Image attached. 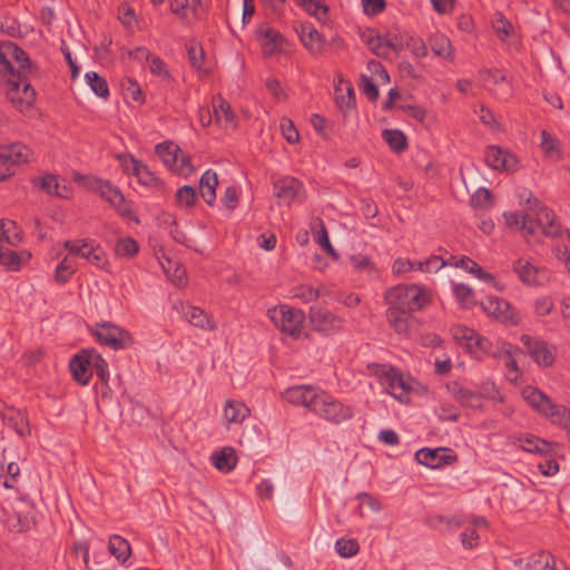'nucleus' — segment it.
<instances>
[{
  "label": "nucleus",
  "mask_w": 570,
  "mask_h": 570,
  "mask_svg": "<svg viewBox=\"0 0 570 570\" xmlns=\"http://www.w3.org/2000/svg\"><path fill=\"white\" fill-rule=\"evenodd\" d=\"M7 42L0 43V79L6 82L7 98L20 111L30 108L36 100V90L30 82L21 88V76L16 72Z\"/></svg>",
  "instance_id": "obj_1"
},
{
  "label": "nucleus",
  "mask_w": 570,
  "mask_h": 570,
  "mask_svg": "<svg viewBox=\"0 0 570 570\" xmlns=\"http://www.w3.org/2000/svg\"><path fill=\"white\" fill-rule=\"evenodd\" d=\"M528 204L529 217L523 220L525 235L534 236L538 233L548 237H556L560 234V225L556 222V215L552 210L541 204L532 194L528 191L525 198Z\"/></svg>",
  "instance_id": "obj_2"
},
{
  "label": "nucleus",
  "mask_w": 570,
  "mask_h": 570,
  "mask_svg": "<svg viewBox=\"0 0 570 570\" xmlns=\"http://www.w3.org/2000/svg\"><path fill=\"white\" fill-rule=\"evenodd\" d=\"M522 396L531 407L549 419L552 424L569 428L570 407L554 403L547 394L532 386L523 389Z\"/></svg>",
  "instance_id": "obj_3"
},
{
  "label": "nucleus",
  "mask_w": 570,
  "mask_h": 570,
  "mask_svg": "<svg viewBox=\"0 0 570 570\" xmlns=\"http://www.w3.org/2000/svg\"><path fill=\"white\" fill-rule=\"evenodd\" d=\"M386 303L405 312H416L430 302L429 295L417 285H397L385 293Z\"/></svg>",
  "instance_id": "obj_4"
},
{
  "label": "nucleus",
  "mask_w": 570,
  "mask_h": 570,
  "mask_svg": "<svg viewBox=\"0 0 570 570\" xmlns=\"http://www.w3.org/2000/svg\"><path fill=\"white\" fill-rule=\"evenodd\" d=\"M312 413L335 425L342 424L354 416V410L351 405L344 404L325 391H321L318 394Z\"/></svg>",
  "instance_id": "obj_5"
},
{
  "label": "nucleus",
  "mask_w": 570,
  "mask_h": 570,
  "mask_svg": "<svg viewBox=\"0 0 570 570\" xmlns=\"http://www.w3.org/2000/svg\"><path fill=\"white\" fill-rule=\"evenodd\" d=\"M92 334L101 345L114 351L126 350L135 344L134 336L127 330L110 322L96 324Z\"/></svg>",
  "instance_id": "obj_6"
},
{
  "label": "nucleus",
  "mask_w": 570,
  "mask_h": 570,
  "mask_svg": "<svg viewBox=\"0 0 570 570\" xmlns=\"http://www.w3.org/2000/svg\"><path fill=\"white\" fill-rule=\"evenodd\" d=\"M32 153L21 142L0 146V181L14 175L16 167L27 164Z\"/></svg>",
  "instance_id": "obj_7"
},
{
  "label": "nucleus",
  "mask_w": 570,
  "mask_h": 570,
  "mask_svg": "<svg viewBox=\"0 0 570 570\" xmlns=\"http://www.w3.org/2000/svg\"><path fill=\"white\" fill-rule=\"evenodd\" d=\"M273 323L283 332L295 338L301 335L304 322V313L298 309L281 306L268 309Z\"/></svg>",
  "instance_id": "obj_8"
},
{
  "label": "nucleus",
  "mask_w": 570,
  "mask_h": 570,
  "mask_svg": "<svg viewBox=\"0 0 570 570\" xmlns=\"http://www.w3.org/2000/svg\"><path fill=\"white\" fill-rule=\"evenodd\" d=\"M374 366L377 368L376 374L381 377V383L386 386L387 392L395 399L403 401V397L412 390L403 374L392 365L375 364Z\"/></svg>",
  "instance_id": "obj_9"
},
{
  "label": "nucleus",
  "mask_w": 570,
  "mask_h": 570,
  "mask_svg": "<svg viewBox=\"0 0 570 570\" xmlns=\"http://www.w3.org/2000/svg\"><path fill=\"white\" fill-rule=\"evenodd\" d=\"M483 312L504 325H517L519 316L511 304L500 297L489 296L480 303Z\"/></svg>",
  "instance_id": "obj_10"
},
{
  "label": "nucleus",
  "mask_w": 570,
  "mask_h": 570,
  "mask_svg": "<svg viewBox=\"0 0 570 570\" xmlns=\"http://www.w3.org/2000/svg\"><path fill=\"white\" fill-rule=\"evenodd\" d=\"M73 179L76 183L86 186L89 190L99 194V196L108 202L111 206L117 200H122V193L109 180H104L94 176L81 175L79 173H75Z\"/></svg>",
  "instance_id": "obj_11"
},
{
  "label": "nucleus",
  "mask_w": 570,
  "mask_h": 570,
  "mask_svg": "<svg viewBox=\"0 0 570 570\" xmlns=\"http://www.w3.org/2000/svg\"><path fill=\"white\" fill-rule=\"evenodd\" d=\"M308 316L313 327L325 335H333L343 330L344 320L326 308L312 306Z\"/></svg>",
  "instance_id": "obj_12"
},
{
  "label": "nucleus",
  "mask_w": 570,
  "mask_h": 570,
  "mask_svg": "<svg viewBox=\"0 0 570 570\" xmlns=\"http://www.w3.org/2000/svg\"><path fill=\"white\" fill-rule=\"evenodd\" d=\"M274 195L287 204L293 202L303 203L306 199L303 183L292 176H285L274 183Z\"/></svg>",
  "instance_id": "obj_13"
},
{
  "label": "nucleus",
  "mask_w": 570,
  "mask_h": 570,
  "mask_svg": "<svg viewBox=\"0 0 570 570\" xmlns=\"http://www.w3.org/2000/svg\"><path fill=\"white\" fill-rule=\"evenodd\" d=\"M525 353L541 367H549L554 363V353L547 342L523 334L520 338Z\"/></svg>",
  "instance_id": "obj_14"
},
{
  "label": "nucleus",
  "mask_w": 570,
  "mask_h": 570,
  "mask_svg": "<svg viewBox=\"0 0 570 570\" xmlns=\"http://www.w3.org/2000/svg\"><path fill=\"white\" fill-rule=\"evenodd\" d=\"M445 448H422L415 453L416 461L431 469H439L445 464H451L458 460L455 454H448Z\"/></svg>",
  "instance_id": "obj_15"
},
{
  "label": "nucleus",
  "mask_w": 570,
  "mask_h": 570,
  "mask_svg": "<svg viewBox=\"0 0 570 570\" xmlns=\"http://www.w3.org/2000/svg\"><path fill=\"white\" fill-rule=\"evenodd\" d=\"M484 159L491 168L497 170L514 171L518 168L517 157L498 146L487 147Z\"/></svg>",
  "instance_id": "obj_16"
},
{
  "label": "nucleus",
  "mask_w": 570,
  "mask_h": 570,
  "mask_svg": "<svg viewBox=\"0 0 570 570\" xmlns=\"http://www.w3.org/2000/svg\"><path fill=\"white\" fill-rule=\"evenodd\" d=\"M303 46L313 55L321 56L325 51V40L311 22H302L296 29Z\"/></svg>",
  "instance_id": "obj_17"
},
{
  "label": "nucleus",
  "mask_w": 570,
  "mask_h": 570,
  "mask_svg": "<svg viewBox=\"0 0 570 570\" xmlns=\"http://www.w3.org/2000/svg\"><path fill=\"white\" fill-rule=\"evenodd\" d=\"M513 269L519 278L528 285L539 286L549 281V274L546 269L539 268L523 258L514 262Z\"/></svg>",
  "instance_id": "obj_18"
},
{
  "label": "nucleus",
  "mask_w": 570,
  "mask_h": 570,
  "mask_svg": "<svg viewBox=\"0 0 570 570\" xmlns=\"http://www.w3.org/2000/svg\"><path fill=\"white\" fill-rule=\"evenodd\" d=\"M320 393L321 391L311 385H299L287 389L285 397L289 403L304 406L313 412Z\"/></svg>",
  "instance_id": "obj_19"
},
{
  "label": "nucleus",
  "mask_w": 570,
  "mask_h": 570,
  "mask_svg": "<svg viewBox=\"0 0 570 570\" xmlns=\"http://www.w3.org/2000/svg\"><path fill=\"white\" fill-rule=\"evenodd\" d=\"M88 352V348L81 350L78 354L72 356L69 362L72 379L82 386L88 385L92 376Z\"/></svg>",
  "instance_id": "obj_20"
},
{
  "label": "nucleus",
  "mask_w": 570,
  "mask_h": 570,
  "mask_svg": "<svg viewBox=\"0 0 570 570\" xmlns=\"http://www.w3.org/2000/svg\"><path fill=\"white\" fill-rule=\"evenodd\" d=\"M362 41L367 46V48L373 52V55L387 58L391 51H397L396 46L386 40L375 30H366L361 33Z\"/></svg>",
  "instance_id": "obj_21"
},
{
  "label": "nucleus",
  "mask_w": 570,
  "mask_h": 570,
  "mask_svg": "<svg viewBox=\"0 0 570 570\" xmlns=\"http://www.w3.org/2000/svg\"><path fill=\"white\" fill-rule=\"evenodd\" d=\"M448 390L451 395L461 405L471 409H481L483 405V395L480 392L469 390L458 382L448 384Z\"/></svg>",
  "instance_id": "obj_22"
},
{
  "label": "nucleus",
  "mask_w": 570,
  "mask_h": 570,
  "mask_svg": "<svg viewBox=\"0 0 570 570\" xmlns=\"http://www.w3.org/2000/svg\"><path fill=\"white\" fill-rule=\"evenodd\" d=\"M7 48H9L10 50L9 52L11 53V59H13L18 63L16 72H18L19 76H21L20 89H22L24 87V82H30L28 77L32 73L35 66L30 60L29 56L27 55V52L18 45L11 41H7Z\"/></svg>",
  "instance_id": "obj_23"
},
{
  "label": "nucleus",
  "mask_w": 570,
  "mask_h": 570,
  "mask_svg": "<svg viewBox=\"0 0 570 570\" xmlns=\"http://www.w3.org/2000/svg\"><path fill=\"white\" fill-rule=\"evenodd\" d=\"M257 39L261 42L262 50L265 56H272L276 53L283 46L285 39L274 28H259L256 31Z\"/></svg>",
  "instance_id": "obj_24"
},
{
  "label": "nucleus",
  "mask_w": 570,
  "mask_h": 570,
  "mask_svg": "<svg viewBox=\"0 0 570 570\" xmlns=\"http://www.w3.org/2000/svg\"><path fill=\"white\" fill-rule=\"evenodd\" d=\"M2 421L21 438L30 434L27 415L16 407H7L2 412Z\"/></svg>",
  "instance_id": "obj_25"
},
{
  "label": "nucleus",
  "mask_w": 570,
  "mask_h": 570,
  "mask_svg": "<svg viewBox=\"0 0 570 570\" xmlns=\"http://www.w3.org/2000/svg\"><path fill=\"white\" fill-rule=\"evenodd\" d=\"M183 315L186 318V321L193 326H196L205 331H213L216 328V324L209 317V315L204 309L197 306H183Z\"/></svg>",
  "instance_id": "obj_26"
},
{
  "label": "nucleus",
  "mask_w": 570,
  "mask_h": 570,
  "mask_svg": "<svg viewBox=\"0 0 570 570\" xmlns=\"http://www.w3.org/2000/svg\"><path fill=\"white\" fill-rule=\"evenodd\" d=\"M522 450L541 456H552L556 453L554 444L532 434L520 438Z\"/></svg>",
  "instance_id": "obj_27"
},
{
  "label": "nucleus",
  "mask_w": 570,
  "mask_h": 570,
  "mask_svg": "<svg viewBox=\"0 0 570 570\" xmlns=\"http://www.w3.org/2000/svg\"><path fill=\"white\" fill-rule=\"evenodd\" d=\"M130 163L131 173L137 177L141 185L149 187H160L163 185L161 180L149 169L147 165L132 156L130 157Z\"/></svg>",
  "instance_id": "obj_28"
},
{
  "label": "nucleus",
  "mask_w": 570,
  "mask_h": 570,
  "mask_svg": "<svg viewBox=\"0 0 570 570\" xmlns=\"http://www.w3.org/2000/svg\"><path fill=\"white\" fill-rule=\"evenodd\" d=\"M213 465L220 472H230L237 464V455L232 446H225L212 454Z\"/></svg>",
  "instance_id": "obj_29"
},
{
  "label": "nucleus",
  "mask_w": 570,
  "mask_h": 570,
  "mask_svg": "<svg viewBox=\"0 0 570 570\" xmlns=\"http://www.w3.org/2000/svg\"><path fill=\"white\" fill-rule=\"evenodd\" d=\"M217 185V174L214 170L208 169L202 175L199 180L200 196L210 206L215 203L216 199Z\"/></svg>",
  "instance_id": "obj_30"
},
{
  "label": "nucleus",
  "mask_w": 570,
  "mask_h": 570,
  "mask_svg": "<svg viewBox=\"0 0 570 570\" xmlns=\"http://www.w3.org/2000/svg\"><path fill=\"white\" fill-rule=\"evenodd\" d=\"M155 153L164 165L173 171L175 165H177L178 154L181 153V149L173 141H164L156 145Z\"/></svg>",
  "instance_id": "obj_31"
},
{
  "label": "nucleus",
  "mask_w": 570,
  "mask_h": 570,
  "mask_svg": "<svg viewBox=\"0 0 570 570\" xmlns=\"http://www.w3.org/2000/svg\"><path fill=\"white\" fill-rule=\"evenodd\" d=\"M108 550L121 564H124L131 556L130 543L118 534H112L109 538Z\"/></svg>",
  "instance_id": "obj_32"
},
{
  "label": "nucleus",
  "mask_w": 570,
  "mask_h": 570,
  "mask_svg": "<svg viewBox=\"0 0 570 570\" xmlns=\"http://www.w3.org/2000/svg\"><path fill=\"white\" fill-rule=\"evenodd\" d=\"M524 568L527 570H557L554 557L547 551L531 554L527 559Z\"/></svg>",
  "instance_id": "obj_33"
},
{
  "label": "nucleus",
  "mask_w": 570,
  "mask_h": 570,
  "mask_svg": "<svg viewBox=\"0 0 570 570\" xmlns=\"http://www.w3.org/2000/svg\"><path fill=\"white\" fill-rule=\"evenodd\" d=\"M382 138L395 154H401L409 147L407 138L400 129H384Z\"/></svg>",
  "instance_id": "obj_34"
},
{
  "label": "nucleus",
  "mask_w": 570,
  "mask_h": 570,
  "mask_svg": "<svg viewBox=\"0 0 570 570\" xmlns=\"http://www.w3.org/2000/svg\"><path fill=\"white\" fill-rule=\"evenodd\" d=\"M386 317L390 325L400 334L406 333L411 313L390 306L386 311Z\"/></svg>",
  "instance_id": "obj_35"
},
{
  "label": "nucleus",
  "mask_w": 570,
  "mask_h": 570,
  "mask_svg": "<svg viewBox=\"0 0 570 570\" xmlns=\"http://www.w3.org/2000/svg\"><path fill=\"white\" fill-rule=\"evenodd\" d=\"M430 47L434 55L453 60L454 52L451 41L442 33H435L430 38Z\"/></svg>",
  "instance_id": "obj_36"
},
{
  "label": "nucleus",
  "mask_w": 570,
  "mask_h": 570,
  "mask_svg": "<svg viewBox=\"0 0 570 570\" xmlns=\"http://www.w3.org/2000/svg\"><path fill=\"white\" fill-rule=\"evenodd\" d=\"M90 360V371H95L100 382L107 386L109 381L108 363L104 360L100 353L95 348H88Z\"/></svg>",
  "instance_id": "obj_37"
},
{
  "label": "nucleus",
  "mask_w": 570,
  "mask_h": 570,
  "mask_svg": "<svg viewBox=\"0 0 570 570\" xmlns=\"http://www.w3.org/2000/svg\"><path fill=\"white\" fill-rule=\"evenodd\" d=\"M249 410L240 402L227 401L224 409V416L228 423H242Z\"/></svg>",
  "instance_id": "obj_38"
},
{
  "label": "nucleus",
  "mask_w": 570,
  "mask_h": 570,
  "mask_svg": "<svg viewBox=\"0 0 570 570\" xmlns=\"http://www.w3.org/2000/svg\"><path fill=\"white\" fill-rule=\"evenodd\" d=\"M451 332L453 340L459 345L466 348L468 352H472L473 341L476 337L478 332L464 325L454 326Z\"/></svg>",
  "instance_id": "obj_39"
},
{
  "label": "nucleus",
  "mask_w": 570,
  "mask_h": 570,
  "mask_svg": "<svg viewBox=\"0 0 570 570\" xmlns=\"http://www.w3.org/2000/svg\"><path fill=\"white\" fill-rule=\"evenodd\" d=\"M77 271V264L75 258L66 256L58 264L55 271V281L58 284H66Z\"/></svg>",
  "instance_id": "obj_40"
},
{
  "label": "nucleus",
  "mask_w": 570,
  "mask_h": 570,
  "mask_svg": "<svg viewBox=\"0 0 570 570\" xmlns=\"http://www.w3.org/2000/svg\"><path fill=\"white\" fill-rule=\"evenodd\" d=\"M308 14L315 17L320 22L328 21V6L321 0H306L299 4Z\"/></svg>",
  "instance_id": "obj_41"
},
{
  "label": "nucleus",
  "mask_w": 570,
  "mask_h": 570,
  "mask_svg": "<svg viewBox=\"0 0 570 570\" xmlns=\"http://www.w3.org/2000/svg\"><path fill=\"white\" fill-rule=\"evenodd\" d=\"M214 114L218 122L225 121L226 125L235 128V114L232 110L230 104L222 97H218L214 104Z\"/></svg>",
  "instance_id": "obj_42"
},
{
  "label": "nucleus",
  "mask_w": 570,
  "mask_h": 570,
  "mask_svg": "<svg viewBox=\"0 0 570 570\" xmlns=\"http://www.w3.org/2000/svg\"><path fill=\"white\" fill-rule=\"evenodd\" d=\"M91 90L100 98L107 99L110 95L107 80L99 73L91 71L85 75Z\"/></svg>",
  "instance_id": "obj_43"
},
{
  "label": "nucleus",
  "mask_w": 570,
  "mask_h": 570,
  "mask_svg": "<svg viewBox=\"0 0 570 570\" xmlns=\"http://www.w3.org/2000/svg\"><path fill=\"white\" fill-rule=\"evenodd\" d=\"M453 293L458 299V302L464 308H472L478 304L474 298V293L471 287L465 284H453Z\"/></svg>",
  "instance_id": "obj_44"
},
{
  "label": "nucleus",
  "mask_w": 570,
  "mask_h": 570,
  "mask_svg": "<svg viewBox=\"0 0 570 570\" xmlns=\"http://www.w3.org/2000/svg\"><path fill=\"white\" fill-rule=\"evenodd\" d=\"M320 230L315 235V242L334 259L337 261L340 255L332 246L327 229L322 219H318Z\"/></svg>",
  "instance_id": "obj_45"
},
{
  "label": "nucleus",
  "mask_w": 570,
  "mask_h": 570,
  "mask_svg": "<svg viewBox=\"0 0 570 570\" xmlns=\"http://www.w3.org/2000/svg\"><path fill=\"white\" fill-rule=\"evenodd\" d=\"M196 190L189 185L180 187L176 191V204L179 207L191 208L196 203Z\"/></svg>",
  "instance_id": "obj_46"
},
{
  "label": "nucleus",
  "mask_w": 570,
  "mask_h": 570,
  "mask_svg": "<svg viewBox=\"0 0 570 570\" xmlns=\"http://www.w3.org/2000/svg\"><path fill=\"white\" fill-rule=\"evenodd\" d=\"M138 250L139 245L131 237L120 238L115 246V253L120 257L135 256L138 253Z\"/></svg>",
  "instance_id": "obj_47"
},
{
  "label": "nucleus",
  "mask_w": 570,
  "mask_h": 570,
  "mask_svg": "<svg viewBox=\"0 0 570 570\" xmlns=\"http://www.w3.org/2000/svg\"><path fill=\"white\" fill-rule=\"evenodd\" d=\"M471 206L478 209H488L492 206V194L485 187H480L470 199Z\"/></svg>",
  "instance_id": "obj_48"
},
{
  "label": "nucleus",
  "mask_w": 570,
  "mask_h": 570,
  "mask_svg": "<svg viewBox=\"0 0 570 570\" xmlns=\"http://www.w3.org/2000/svg\"><path fill=\"white\" fill-rule=\"evenodd\" d=\"M335 549L342 558H351L360 550V544L355 539L341 538L335 542Z\"/></svg>",
  "instance_id": "obj_49"
},
{
  "label": "nucleus",
  "mask_w": 570,
  "mask_h": 570,
  "mask_svg": "<svg viewBox=\"0 0 570 570\" xmlns=\"http://www.w3.org/2000/svg\"><path fill=\"white\" fill-rule=\"evenodd\" d=\"M493 28L498 37L502 40L513 33V24L501 13L497 12L493 19Z\"/></svg>",
  "instance_id": "obj_50"
},
{
  "label": "nucleus",
  "mask_w": 570,
  "mask_h": 570,
  "mask_svg": "<svg viewBox=\"0 0 570 570\" xmlns=\"http://www.w3.org/2000/svg\"><path fill=\"white\" fill-rule=\"evenodd\" d=\"M360 88L362 92L371 100L376 101L379 98V88L374 83L373 79L366 75H362L360 78Z\"/></svg>",
  "instance_id": "obj_51"
},
{
  "label": "nucleus",
  "mask_w": 570,
  "mask_h": 570,
  "mask_svg": "<svg viewBox=\"0 0 570 570\" xmlns=\"http://www.w3.org/2000/svg\"><path fill=\"white\" fill-rule=\"evenodd\" d=\"M148 62H149L150 72L153 75H155L164 80L171 79V75H170L166 63L159 57L153 56Z\"/></svg>",
  "instance_id": "obj_52"
},
{
  "label": "nucleus",
  "mask_w": 570,
  "mask_h": 570,
  "mask_svg": "<svg viewBox=\"0 0 570 570\" xmlns=\"http://www.w3.org/2000/svg\"><path fill=\"white\" fill-rule=\"evenodd\" d=\"M188 59L193 68L202 70L205 60V53L200 45H190L187 47Z\"/></svg>",
  "instance_id": "obj_53"
},
{
  "label": "nucleus",
  "mask_w": 570,
  "mask_h": 570,
  "mask_svg": "<svg viewBox=\"0 0 570 570\" xmlns=\"http://www.w3.org/2000/svg\"><path fill=\"white\" fill-rule=\"evenodd\" d=\"M0 264L4 265L6 267L17 271L20 268L21 262L20 256L17 252L12 249H3V246L1 245V261Z\"/></svg>",
  "instance_id": "obj_54"
},
{
  "label": "nucleus",
  "mask_w": 570,
  "mask_h": 570,
  "mask_svg": "<svg viewBox=\"0 0 570 570\" xmlns=\"http://www.w3.org/2000/svg\"><path fill=\"white\" fill-rule=\"evenodd\" d=\"M40 187L43 191L49 195H55L58 197H65L63 194L59 190L60 185L55 175H46L41 178Z\"/></svg>",
  "instance_id": "obj_55"
},
{
  "label": "nucleus",
  "mask_w": 570,
  "mask_h": 570,
  "mask_svg": "<svg viewBox=\"0 0 570 570\" xmlns=\"http://www.w3.org/2000/svg\"><path fill=\"white\" fill-rule=\"evenodd\" d=\"M281 129L284 138L289 144H295L299 140V134L291 119L283 118L281 121Z\"/></svg>",
  "instance_id": "obj_56"
},
{
  "label": "nucleus",
  "mask_w": 570,
  "mask_h": 570,
  "mask_svg": "<svg viewBox=\"0 0 570 570\" xmlns=\"http://www.w3.org/2000/svg\"><path fill=\"white\" fill-rule=\"evenodd\" d=\"M13 459L14 456L11 454V451L4 449L0 459V468H3V465L7 463L8 474L12 479H16L20 473V469L19 465L13 461Z\"/></svg>",
  "instance_id": "obj_57"
},
{
  "label": "nucleus",
  "mask_w": 570,
  "mask_h": 570,
  "mask_svg": "<svg viewBox=\"0 0 570 570\" xmlns=\"http://www.w3.org/2000/svg\"><path fill=\"white\" fill-rule=\"evenodd\" d=\"M194 171V167L191 165V158L188 155L181 153L178 154L177 165L173 173H176L181 176H188Z\"/></svg>",
  "instance_id": "obj_58"
},
{
  "label": "nucleus",
  "mask_w": 570,
  "mask_h": 570,
  "mask_svg": "<svg viewBox=\"0 0 570 570\" xmlns=\"http://www.w3.org/2000/svg\"><path fill=\"white\" fill-rule=\"evenodd\" d=\"M320 291L309 286V285H301L295 288L294 297L301 298L303 302H314L318 298Z\"/></svg>",
  "instance_id": "obj_59"
},
{
  "label": "nucleus",
  "mask_w": 570,
  "mask_h": 570,
  "mask_svg": "<svg viewBox=\"0 0 570 570\" xmlns=\"http://www.w3.org/2000/svg\"><path fill=\"white\" fill-rule=\"evenodd\" d=\"M492 343L487 337H483L478 333L476 337L473 341L472 352L470 353L480 356L482 354L490 353Z\"/></svg>",
  "instance_id": "obj_60"
},
{
  "label": "nucleus",
  "mask_w": 570,
  "mask_h": 570,
  "mask_svg": "<svg viewBox=\"0 0 570 570\" xmlns=\"http://www.w3.org/2000/svg\"><path fill=\"white\" fill-rule=\"evenodd\" d=\"M336 104L341 110H343L345 108L346 109L354 108L355 107L354 89L351 86H348L346 89V94L336 96Z\"/></svg>",
  "instance_id": "obj_61"
},
{
  "label": "nucleus",
  "mask_w": 570,
  "mask_h": 570,
  "mask_svg": "<svg viewBox=\"0 0 570 570\" xmlns=\"http://www.w3.org/2000/svg\"><path fill=\"white\" fill-rule=\"evenodd\" d=\"M461 542L464 548L472 549L479 544V534L472 527H466L461 533Z\"/></svg>",
  "instance_id": "obj_62"
},
{
  "label": "nucleus",
  "mask_w": 570,
  "mask_h": 570,
  "mask_svg": "<svg viewBox=\"0 0 570 570\" xmlns=\"http://www.w3.org/2000/svg\"><path fill=\"white\" fill-rule=\"evenodd\" d=\"M541 148L549 156L558 151L557 139L552 137L547 130L541 131Z\"/></svg>",
  "instance_id": "obj_63"
},
{
  "label": "nucleus",
  "mask_w": 570,
  "mask_h": 570,
  "mask_svg": "<svg viewBox=\"0 0 570 570\" xmlns=\"http://www.w3.org/2000/svg\"><path fill=\"white\" fill-rule=\"evenodd\" d=\"M88 262L99 268L106 267L108 264V258L100 245L97 244L96 248L91 252Z\"/></svg>",
  "instance_id": "obj_64"
}]
</instances>
